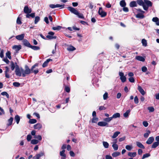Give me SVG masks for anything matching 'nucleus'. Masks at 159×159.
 I'll list each match as a JSON object with an SVG mask.
<instances>
[{
	"label": "nucleus",
	"mask_w": 159,
	"mask_h": 159,
	"mask_svg": "<svg viewBox=\"0 0 159 159\" xmlns=\"http://www.w3.org/2000/svg\"><path fill=\"white\" fill-rule=\"evenodd\" d=\"M65 90L67 93H69L70 92V88L67 86L65 87Z\"/></svg>",
	"instance_id": "nucleus-63"
},
{
	"label": "nucleus",
	"mask_w": 159,
	"mask_h": 159,
	"mask_svg": "<svg viewBox=\"0 0 159 159\" xmlns=\"http://www.w3.org/2000/svg\"><path fill=\"white\" fill-rule=\"evenodd\" d=\"M138 89L142 95H143L145 94L144 91L141 86L138 85Z\"/></svg>",
	"instance_id": "nucleus-12"
},
{
	"label": "nucleus",
	"mask_w": 159,
	"mask_h": 159,
	"mask_svg": "<svg viewBox=\"0 0 159 159\" xmlns=\"http://www.w3.org/2000/svg\"><path fill=\"white\" fill-rule=\"evenodd\" d=\"M15 119L16 120L17 124H18L20 120L19 116L18 115H16L15 117Z\"/></svg>",
	"instance_id": "nucleus-36"
},
{
	"label": "nucleus",
	"mask_w": 159,
	"mask_h": 159,
	"mask_svg": "<svg viewBox=\"0 0 159 159\" xmlns=\"http://www.w3.org/2000/svg\"><path fill=\"white\" fill-rule=\"evenodd\" d=\"M137 3L140 6H142L143 7V5H144V1L143 0H137Z\"/></svg>",
	"instance_id": "nucleus-24"
},
{
	"label": "nucleus",
	"mask_w": 159,
	"mask_h": 159,
	"mask_svg": "<svg viewBox=\"0 0 159 159\" xmlns=\"http://www.w3.org/2000/svg\"><path fill=\"white\" fill-rule=\"evenodd\" d=\"M5 68L6 69L5 71V77L7 78H10V76L8 73L9 71V68L7 66H6L5 67Z\"/></svg>",
	"instance_id": "nucleus-9"
},
{
	"label": "nucleus",
	"mask_w": 159,
	"mask_h": 159,
	"mask_svg": "<svg viewBox=\"0 0 159 159\" xmlns=\"http://www.w3.org/2000/svg\"><path fill=\"white\" fill-rule=\"evenodd\" d=\"M106 159H113L112 157L109 155H107L105 156Z\"/></svg>",
	"instance_id": "nucleus-64"
},
{
	"label": "nucleus",
	"mask_w": 159,
	"mask_h": 159,
	"mask_svg": "<svg viewBox=\"0 0 159 159\" xmlns=\"http://www.w3.org/2000/svg\"><path fill=\"white\" fill-rule=\"evenodd\" d=\"M120 79L122 82H124L126 80V78L125 76L120 77Z\"/></svg>",
	"instance_id": "nucleus-53"
},
{
	"label": "nucleus",
	"mask_w": 159,
	"mask_h": 159,
	"mask_svg": "<svg viewBox=\"0 0 159 159\" xmlns=\"http://www.w3.org/2000/svg\"><path fill=\"white\" fill-rule=\"evenodd\" d=\"M13 84L14 86L16 87H18L20 86V84L19 83L17 82L13 83Z\"/></svg>",
	"instance_id": "nucleus-56"
},
{
	"label": "nucleus",
	"mask_w": 159,
	"mask_h": 159,
	"mask_svg": "<svg viewBox=\"0 0 159 159\" xmlns=\"http://www.w3.org/2000/svg\"><path fill=\"white\" fill-rule=\"evenodd\" d=\"M129 80L130 82L132 83L134 82L135 81L134 78L133 77L129 78Z\"/></svg>",
	"instance_id": "nucleus-60"
},
{
	"label": "nucleus",
	"mask_w": 159,
	"mask_h": 159,
	"mask_svg": "<svg viewBox=\"0 0 159 159\" xmlns=\"http://www.w3.org/2000/svg\"><path fill=\"white\" fill-rule=\"evenodd\" d=\"M4 50H2L0 53V57L1 58H3L4 57Z\"/></svg>",
	"instance_id": "nucleus-62"
},
{
	"label": "nucleus",
	"mask_w": 159,
	"mask_h": 159,
	"mask_svg": "<svg viewBox=\"0 0 159 159\" xmlns=\"http://www.w3.org/2000/svg\"><path fill=\"white\" fill-rule=\"evenodd\" d=\"M152 21L156 23V24L157 25H159V20L157 17H153L152 19Z\"/></svg>",
	"instance_id": "nucleus-16"
},
{
	"label": "nucleus",
	"mask_w": 159,
	"mask_h": 159,
	"mask_svg": "<svg viewBox=\"0 0 159 159\" xmlns=\"http://www.w3.org/2000/svg\"><path fill=\"white\" fill-rule=\"evenodd\" d=\"M112 119L111 117H107L103 119V120L106 122H109L111 121Z\"/></svg>",
	"instance_id": "nucleus-29"
},
{
	"label": "nucleus",
	"mask_w": 159,
	"mask_h": 159,
	"mask_svg": "<svg viewBox=\"0 0 159 159\" xmlns=\"http://www.w3.org/2000/svg\"><path fill=\"white\" fill-rule=\"evenodd\" d=\"M98 121V118L96 117H94L93 118L92 122V123H96Z\"/></svg>",
	"instance_id": "nucleus-46"
},
{
	"label": "nucleus",
	"mask_w": 159,
	"mask_h": 159,
	"mask_svg": "<svg viewBox=\"0 0 159 159\" xmlns=\"http://www.w3.org/2000/svg\"><path fill=\"white\" fill-rule=\"evenodd\" d=\"M61 28V26H58L57 27H53L52 28V29L53 30H59Z\"/></svg>",
	"instance_id": "nucleus-52"
},
{
	"label": "nucleus",
	"mask_w": 159,
	"mask_h": 159,
	"mask_svg": "<svg viewBox=\"0 0 159 159\" xmlns=\"http://www.w3.org/2000/svg\"><path fill=\"white\" fill-rule=\"evenodd\" d=\"M22 75L23 77H25L27 75H28L31 73V71L30 69L29 68L27 65L25 66V70L21 68Z\"/></svg>",
	"instance_id": "nucleus-2"
},
{
	"label": "nucleus",
	"mask_w": 159,
	"mask_h": 159,
	"mask_svg": "<svg viewBox=\"0 0 159 159\" xmlns=\"http://www.w3.org/2000/svg\"><path fill=\"white\" fill-rule=\"evenodd\" d=\"M123 10L125 12H128L129 11V9L127 7H124L123 8Z\"/></svg>",
	"instance_id": "nucleus-61"
},
{
	"label": "nucleus",
	"mask_w": 159,
	"mask_h": 159,
	"mask_svg": "<svg viewBox=\"0 0 159 159\" xmlns=\"http://www.w3.org/2000/svg\"><path fill=\"white\" fill-rule=\"evenodd\" d=\"M120 117V114L119 113H116L114 114L111 117L112 118H119Z\"/></svg>",
	"instance_id": "nucleus-22"
},
{
	"label": "nucleus",
	"mask_w": 159,
	"mask_h": 159,
	"mask_svg": "<svg viewBox=\"0 0 159 159\" xmlns=\"http://www.w3.org/2000/svg\"><path fill=\"white\" fill-rule=\"evenodd\" d=\"M30 70L31 71V73H34L35 74H36L39 72V70L38 69L35 70H34V69H33V70H32V67H31Z\"/></svg>",
	"instance_id": "nucleus-45"
},
{
	"label": "nucleus",
	"mask_w": 159,
	"mask_h": 159,
	"mask_svg": "<svg viewBox=\"0 0 159 159\" xmlns=\"http://www.w3.org/2000/svg\"><path fill=\"white\" fill-rule=\"evenodd\" d=\"M40 20V17L38 16H37L35 17L34 20V23L36 24Z\"/></svg>",
	"instance_id": "nucleus-49"
},
{
	"label": "nucleus",
	"mask_w": 159,
	"mask_h": 159,
	"mask_svg": "<svg viewBox=\"0 0 159 159\" xmlns=\"http://www.w3.org/2000/svg\"><path fill=\"white\" fill-rule=\"evenodd\" d=\"M136 153L135 152H129L128 155L131 157H134L136 156Z\"/></svg>",
	"instance_id": "nucleus-32"
},
{
	"label": "nucleus",
	"mask_w": 159,
	"mask_h": 159,
	"mask_svg": "<svg viewBox=\"0 0 159 159\" xmlns=\"http://www.w3.org/2000/svg\"><path fill=\"white\" fill-rule=\"evenodd\" d=\"M154 138L153 137H149L146 141V143L148 144H150L153 142Z\"/></svg>",
	"instance_id": "nucleus-14"
},
{
	"label": "nucleus",
	"mask_w": 159,
	"mask_h": 159,
	"mask_svg": "<svg viewBox=\"0 0 159 159\" xmlns=\"http://www.w3.org/2000/svg\"><path fill=\"white\" fill-rule=\"evenodd\" d=\"M152 3L150 1L148 0H144L143 8L145 10H147L149 7H152Z\"/></svg>",
	"instance_id": "nucleus-3"
},
{
	"label": "nucleus",
	"mask_w": 159,
	"mask_h": 159,
	"mask_svg": "<svg viewBox=\"0 0 159 159\" xmlns=\"http://www.w3.org/2000/svg\"><path fill=\"white\" fill-rule=\"evenodd\" d=\"M44 154V153L43 152H41L39 153L36 154L35 157H34L33 158H34L35 157H36V159H39L40 157L43 156Z\"/></svg>",
	"instance_id": "nucleus-19"
},
{
	"label": "nucleus",
	"mask_w": 159,
	"mask_h": 159,
	"mask_svg": "<svg viewBox=\"0 0 159 159\" xmlns=\"http://www.w3.org/2000/svg\"><path fill=\"white\" fill-rule=\"evenodd\" d=\"M16 65L15 66V64L13 61H11L10 67L11 70H13L15 68H16Z\"/></svg>",
	"instance_id": "nucleus-26"
},
{
	"label": "nucleus",
	"mask_w": 159,
	"mask_h": 159,
	"mask_svg": "<svg viewBox=\"0 0 159 159\" xmlns=\"http://www.w3.org/2000/svg\"><path fill=\"white\" fill-rule=\"evenodd\" d=\"M125 148L127 150L129 151H130L132 149V146L127 145L125 146Z\"/></svg>",
	"instance_id": "nucleus-54"
},
{
	"label": "nucleus",
	"mask_w": 159,
	"mask_h": 159,
	"mask_svg": "<svg viewBox=\"0 0 159 159\" xmlns=\"http://www.w3.org/2000/svg\"><path fill=\"white\" fill-rule=\"evenodd\" d=\"M135 59L138 61H141L143 62L145 60L144 57L140 56H137L135 57Z\"/></svg>",
	"instance_id": "nucleus-18"
},
{
	"label": "nucleus",
	"mask_w": 159,
	"mask_h": 159,
	"mask_svg": "<svg viewBox=\"0 0 159 159\" xmlns=\"http://www.w3.org/2000/svg\"><path fill=\"white\" fill-rule=\"evenodd\" d=\"M30 48L34 50H39L40 49V48L38 46H32L31 45V46H30Z\"/></svg>",
	"instance_id": "nucleus-28"
},
{
	"label": "nucleus",
	"mask_w": 159,
	"mask_h": 159,
	"mask_svg": "<svg viewBox=\"0 0 159 159\" xmlns=\"http://www.w3.org/2000/svg\"><path fill=\"white\" fill-rule=\"evenodd\" d=\"M143 13H138L136 15V17L139 18H143L144 17V16L143 15Z\"/></svg>",
	"instance_id": "nucleus-30"
},
{
	"label": "nucleus",
	"mask_w": 159,
	"mask_h": 159,
	"mask_svg": "<svg viewBox=\"0 0 159 159\" xmlns=\"http://www.w3.org/2000/svg\"><path fill=\"white\" fill-rule=\"evenodd\" d=\"M120 134V132L119 131H116L114 133L113 135L111 137L113 139L115 138Z\"/></svg>",
	"instance_id": "nucleus-27"
},
{
	"label": "nucleus",
	"mask_w": 159,
	"mask_h": 159,
	"mask_svg": "<svg viewBox=\"0 0 159 159\" xmlns=\"http://www.w3.org/2000/svg\"><path fill=\"white\" fill-rule=\"evenodd\" d=\"M1 94L3 96H6L7 98H9V95L6 92H2L1 93Z\"/></svg>",
	"instance_id": "nucleus-47"
},
{
	"label": "nucleus",
	"mask_w": 159,
	"mask_h": 159,
	"mask_svg": "<svg viewBox=\"0 0 159 159\" xmlns=\"http://www.w3.org/2000/svg\"><path fill=\"white\" fill-rule=\"evenodd\" d=\"M24 12L26 14L30 13L32 11V10L31 8H29L27 6H25L24 9Z\"/></svg>",
	"instance_id": "nucleus-7"
},
{
	"label": "nucleus",
	"mask_w": 159,
	"mask_h": 159,
	"mask_svg": "<svg viewBox=\"0 0 159 159\" xmlns=\"http://www.w3.org/2000/svg\"><path fill=\"white\" fill-rule=\"evenodd\" d=\"M32 137L30 134H28L27 135V139L28 141H30L31 139H32Z\"/></svg>",
	"instance_id": "nucleus-59"
},
{
	"label": "nucleus",
	"mask_w": 159,
	"mask_h": 159,
	"mask_svg": "<svg viewBox=\"0 0 159 159\" xmlns=\"http://www.w3.org/2000/svg\"><path fill=\"white\" fill-rule=\"evenodd\" d=\"M134 102L136 104H138L139 102V99L137 96H136L134 98Z\"/></svg>",
	"instance_id": "nucleus-58"
},
{
	"label": "nucleus",
	"mask_w": 159,
	"mask_h": 159,
	"mask_svg": "<svg viewBox=\"0 0 159 159\" xmlns=\"http://www.w3.org/2000/svg\"><path fill=\"white\" fill-rule=\"evenodd\" d=\"M151 132L150 130H148L146 131V133L144 134V137L145 138H147L149 136V135L150 134Z\"/></svg>",
	"instance_id": "nucleus-34"
},
{
	"label": "nucleus",
	"mask_w": 159,
	"mask_h": 159,
	"mask_svg": "<svg viewBox=\"0 0 159 159\" xmlns=\"http://www.w3.org/2000/svg\"><path fill=\"white\" fill-rule=\"evenodd\" d=\"M98 13L102 17H104L107 15L106 13L103 11L102 7L99 8Z\"/></svg>",
	"instance_id": "nucleus-6"
},
{
	"label": "nucleus",
	"mask_w": 159,
	"mask_h": 159,
	"mask_svg": "<svg viewBox=\"0 0 159 159\" xmlns=\"http://www.w3.org/2000/svg\"><path fill=\"white\" fill-rule=\"evenodd\" d=\"M148 109L150 112H153L154 111V108L152 107H148Z\"/></svg>",
	"instance_id": "nucleus-48"
},
{
	"label": "nucleus",
	"mask_w": 159,
	"mask_h": 159,
	"mask_svg": "<svg viewBox=\"0 0 159 159\" xmlns=\"http://www.w3.org/2000/svg\"><path fill=\"white\" fill-rule=\"evenodd\" d=\"M21 48V47L20 45H15L13 46L12 48L15 50L16 52H17L20 50Z\"/></svg>",
	"instance_id": "nucleus-8"
},
{
	"label": "nucleus",
	"mask_w": 159,
	"mask_h": 159,
	"mask_svg": "<svg viewBox=\"0 0 159 159\" xmlns=\"http://www.w3.org/2000/svg\"><path fill=\"white\" fill-rule=\"evenodd\" d=\"M65 150H63L61 151L60 152V155L62 157H66V155L64 153L65 152Z\"/></svg>",
	"instance_id": "nucleus-41"
},
{
	"label": "nucleus",
	"mask_w": 159,
	"mask_h": 159,
	"mask_svg": "<svg viewBox=\"0 0 159 159\" xmlns=\"http://www.w3.org/2000/svg\"><path fill=\"white\" fill-rule=\"evenodd\" d=\"M130 112V110H127L126 112L123 114V116L124 117L126 118L128 117L129 114Z\"/></svg>",
	"instance_id": "nucleus-31"
},
{
	"label": "nucleus",
	"mask_w": 159,
	"mask_h": 159,
	"mask_svg": "<svg viewBox=\"0 0 159 159\" xmlns=\"http://www.w3.org/2000/svg\"><path fill=\"white\" fill-rule=\"evenodd\" d=\"M112 147L116 151L118 149V146L116 143H113L112 145Z\"/></svg>",
	"instance_id": "nucleus-40"
},
{
	"label": "nucleus",
	"mask_w": 159,
	"mask_h": 159,
	"mask_svg": "<svg viewBox=\"0 0 159 159\" xmlns=\"http://www.w3.org/2000/svg\"><path fill=\"white\" fill-rule=\"evenodd\" d=\"M13 119V118L12 117H11L8 120V124H7V125L8 126L12 124Z\"/></svg>",
	"instance_id": "nucleus-33"
},
{
	"label": "nucleus",
	"mask_w": 159,
	"mask_h": 159,
	"mask_svg": "<svg viewBox=\"0 0 159 159\" xmlns=\"http://www.w3.org/2000/svg\"><path fill=\"white\" fill-rule=\"evenodd\" d=\"M120 5L122 7H125L126 6V3L124 0H122L120 2Z\"/></svg>",
	"instance_id": "nucleus-20"
},
{
	"label": "nucleus",
	"mask_w": 159,
	"mask_h": 159,
	"mask_svg": "<svg viewBox=\"0 0 159 159\" xmlns=\"http://www.w3.org/2000/svg\"><path fill=\"white\" fill-rule=\"evenodd\" d=\"M67 49L69 51H73L75 50V48L73 46H70L67 48Z\"/></svg>",
	"instance_id": "nucleus-38"
},
{
	"label": "nucleus",
	"mask_w": 159,
	"mask_h": 159,
	"mask_svg": "<svg viewBox=\"0 0 159 159\" xmlns=\"http://www.w3.org/2000/svg\"><path fill=\"white\" fill-rule=\"evenodd\" d=\"M120 154V152H114L112 154V156L113 157H116L118 156H119Z\"/></svg>",
	"instance_id": "nucleus-37"
},
{
	"label": "nucleus",
	"mask_w": 159,
	"mask_h": 159,
	"mask_svg": "<svg viewBox=\"0 0 159 159\" xmlns=\"http://www.w3.org/2000/svg\"><path fill=\"white\" fill-rule=\"evenodd\" d=\"M143 126L145 127H147L148 125V123L146 121H143Z\"/></svg>",
	"instance_id": "nucleus-57"
},
{
	"label": "nucleus",
	"mask_w": 159,
	"mask_h": 159,
	"mask_svg": "<svg viewBox=\"0 0 159 159\" xmlns=\"http://www.w3.org/2000/svg\"><path fill=\"white\" fill-rule=\"evenodd\" d=\"M15 64H16V67L15 69L16 74L19 76H21L22 75V68H20L19 67V66L17 65V63H15Z\"/></svg>",
	"instance_id": "nucleus-4"
},
{
	"label": "nucleus",
	"mask_w": 159,
	"mask_h": 159,
	"mask_svg": "<svg viewBox=\"0 0 159 159\" xmlns=\"http://www.w3.org/2000/svg\"><path fill=\"white\" fill-rule=\"evenodd\" d=\"M23 44L26 46L28 47L29 48H30V46H31V45L30 43L26 39H24L23 41Z\"/></svg>",
	"instance_id": "nucleus-13"
},
{
	"label": "nucleus",
	"mask_w": 159,
	"mask_h": 159,
	"mask_svg": "<svg viewBox=\"0 0 159 159\" xmlns=\"http://www.w3.org/2000/svg\"><path fill=\"white\" fill-rule=\"evenodd\" d=\"M137 145L139 148L144 149V146L140 142H136Z\"/></svg>",
	"instance_id": "nucleus-23"
},
{
	"label": "nucleus",
	"mask_w": 159,
	"mask_h": 159,
	"mask_svg": "<svg viewBox=\"0 0 159 159\" xmlns=\"http://www.w3.org/2000/svg\"><path fill=\"white\" fill-rule=\"evenodd\" d=\"M103 145L104 147L105 148H108L109 147V144L107 142L103 141Z\"/></svg>",
	"instance_id": "nucleus-39"
},
{
	"label": "nucleus",
	"mask_w": 159,
	"mask_h": 159,
	"mask_svg": "<svg viewBox=\"0 0 159 159\" xmlns=\"http://www.w3.org/2000/svg\"><path fill=\"white\" fill-rule=\"evenodd\" d=\"M98 125L101 126H108V124L105 121H100L98 123Z\"/></svg>",
	"instance_id": "nucleus-10"
},
{
	"label": "nucleus",
	"mask_w": 159,
	"mask_h": 159,
	"mask_svg": "<svg viewBox=\"0 0 159 159\" xmlns=\"http://www.w3.org/2000/svg\"><path fill=\"white\" fill-rule=\"evenodd\" d=\"M142 43L143 46L146 47L147 46V41L145 39H143L142 40Z\"/></svg>",
	"instance_id": "nucleus-42"
},
{
	"label": "nucleus",
	"mask_w": 159,
	"mask_h": 159,
	"mask_svg": "<svg viewBox=\"0 0 159 159\" xmlns=\"http://www.w3.org/2000/svg\"><path fill=\"white\" fill-rule=\"evenodd\" d=\"M39 142L38 140H37L34 139L31 140V143L32 144H36L38 143Z\"/></svg>",
	"instance_id": "nucleus-43"
},
{
	"label": "nucleus",
	"mask_w": 159,
	"mask_h": 159,
	"mask_svg": "<svg viewBox=\"0 0 159 159\" xmlns=\"http://www.w3.org/2000/svg\"><path fill=\"white\" fill-rule=\"evenodd\" d=\"M64 5H61L59 4H57L56 5L51 4L49 6V7L52 8H54L57 7H61V8H64Z\"/></svg>",
	"instance_id": "nucleus-5"
},
{
	"label": "nucleus",
	"mask_w": 159,
	"mask_h": 159,
	"mask_svg": "<svg viewBox=\"0 0 159 159\" xmlns=\"http://www.w3.org/2000/svg\"><path fill=\"white\" fill-rule=\"evenodd\" d=\"M25 34H21L20 35H17L16 36V39L19 40H22L24 38Z\"/></svg>",
	"instance_id": "nucleus-11"
},
{
	"label": "nucleus",
	"mask_w": 159,
	"mask_h": 159,
	"mask_svg": "<svg viewBox=\"0 0 159 159\" xmlns=\"http://www.w3.org/2000/svg\"><path fill=\"white\" fill-rule=\"evenodd\" d=\"M150 154L148 153H146L145 154H144L142 157V159H144L146 158H147L150 156Z\"/></svg>",
	"instance_id": "nucleus-50"
},
{
	"label": "nucleus",
	"mask_w": 159,
	"mask_h": 159,
	"mask_svg": "<svg viewBox=\"0 0 159 159\" xmlns=\"http://www.w3.org/2000/svg\"><path fill=\"white\" fill-rule=\"evenodd\" d=\"M68 9L72 13L77 15L79 18H84L83 14L82 13H79V12L75 8L71 7H68Z\"/></svg>",
	"instance_id": "nucleus-1"
},
{
	"label": "nucleus",
	"mask_w": 159,
	"mask_h": 159,
	"mask_svg": "<svg viewBox=\"0 0 159 159\" xmlns=\"http://www.w3.org/2000/svg\"><path fill=\"white\" fill-rule=\"evenodd\" d=\"M129 6L131 7H136L137 4L135 1H132L129 4Z\"/></svg>",
	"instance_id": "nucleus-21"
},
{
	"label": "nucleus",
	"mask_w": 159,
	"mask_h": 159,
	"mask_svg": "<svg viewBox=\"0 0 159 159\" xmlns=\"http://www.w3.org/2000/svg\"><path fill=\"white\" fill-rule=\"evenodd\" d=\"M159 145V142H156L154 143L152 146V148H155Z\"/></svg>",
	"instance_id": "nucleus-25"
},
{
	"label": "nucleus",
	"mask_w": 159,
	"mask_h": 159,
	"mask_svg": "<svg viewBox=\"0 0 159 159\" xmlns=\"http://www.w3.org/2000/svg\"><path fill=\"white\" fill-rule=\"evenodd\" d=\"M46 38L49 39H56L57 38V36H52L50 35H47L46 36Z\"/></svg>",
	"instance_id": "nucleus-35"
},
{
	"label": "nucleus",
	"mask_w": 159,
	"mask_h": 159,
	"mask_svg": "<svg viewBox=\"0 0 159 159\" xmlns=\"http://www.w3.org/2000/svg\"><path fill=\"white\" fill-rule=\"evenodd\" d=\"M52 61V59H49L47 60L46 61H45L43 64V65H42L43 67H46L47 66L48 62L50 61Z\"/></svg>",
	"instance_id": "nucleus-17"
},
{
	"label": "nucleus",
	"mask_w": 159,
	"mask_h": 159,
	"mask_svg": "<svg viewBox=\"0 0 159 159\" xmlns=\"http://www.w3.org/2000/svg\"><path fill=\"white\" fill-rule=\"evenodd\" d=\"M108 93L106 92L103 95V98L104 100H106L108 98Z\"/></svg>",
	"instance_id": "nucleus-55"
},
{
	"label": "nucleus",
	"mask_w": 159,
	"mask_h": 159,
	"mask_svg": "<svg viewBox=\"0 0 159 159\" xmlns=\"http://www.w3.org/2000/svg\"><path fill=\"white\" fill-rule=\"evenodd\" d=\"M42 125L40 123H38L34 125V128L35 129H39L42 128Z\"/></svg>",
	"instance_id": "nucleus-15"
},
{
	"label": "nucleus",
	"mask_w": 159,
	"mask_h": 159,
	"mask_svg": "<svg viewBox=\"0 0 159 159\" xmlns=\"http://www.w3.org/2000/svg\"><path fill=\"white\" fill-rule=\"evenodd\" d=\"M6 57H8L9 59H11V52L9 51H8L6 53Z\"/></svg>",
	"instance_id": "nucleus-44"
},
{
	"label": "nucleus",
	"mask_w": 159,
	"mask_h": 159,
	"mask_svg": "<svg viewBox=\"0 0 159 159\" xmlns=\"http://www.w3.org/2000/svg\"><path fill=\"white\" fill-rule=\"evenodd\" d=\"M37 122V120L35 119H30L29 121V122L30 124H34Z\"/></svg>",
	"instance_id": "nucleus-51"
}]
</instances>
